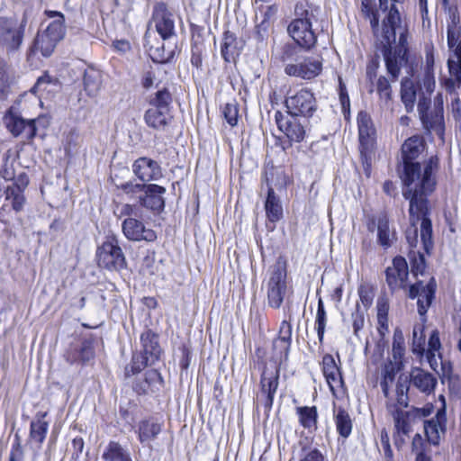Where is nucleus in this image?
Segmentation results:
<instances>
[{"label": "nucleus", "instance_id": "1", "mask_svg": "<svg viewBox=\"0 0 461 461\" xmlns=\"http://www.w3.org/2000/svg\"><path fill=\"white\" fill-rule=\"evenodd\" d=\"M424 150V141L420 136H412L402 146V172L401 178L405 188L402 195L410 201L411 218L415 213L424 215L428 212L427 197L434 191L436 185L435 173L438 167V158L432 156L421 169L415 161Z\"/></svg>", "mask_w": 461, "mask_h": 461}, {"label": "nucleus", "instance_id": "2", "mask_svg": "<svg viewBox=\"0 0 461 461\" xmlns=\"http://www.w3.org/2000/svg\"><path fill=\"white\" fill-rule=\"evenodd\" d=\"M388 14L379 27L377 10L372 6V0L361 1V14L369 20L377 48L381 50L387 73L394 82L400 76L402 67L407 62L408 29L402 24L400 13L394 4L388 7Z\"/></svg>", "mask_w": 461, "mask_h": 461}, {"label": "nucleus", "instance_id": "3", "mask_svg": "<svg viewBox=\"0 0 461 461\" xmlns=\"http://www.w3.org/2000/svg\"><path fill=\"white\" fill-rule=\"evenodd\" d=\"M317 8L308 3H298L294 8V19L287 28L289 35L302 48L306 50L313 47L317 37L312 28V22L316 19Z\"/></svg>", "mask_w": 461, "mask_h": 461}, {"label": "nucleus", "instance_id": "4", "mask_svg": "<svg viewBox=\"0 0 461 461\" xmlns=\"http://www.w3.org/2000/svg\"><path fill=\"white\" fill-rule=\"evenodd\" d=\"M264 284L268 306L274 309L280 308L289 291L285 260L279 258L269 267Z\"/></svg>", "mask_w": 461, "mask_h": 461}, {"label": "nucleus", "instance_id": "5", "mask_svg": "<svg viewBox=\"0 0 461 461\" xmlns=\"http://www.w3.org/2000/svg\"><path fill=\"white\" fill-rule=\"evenodd\" d=\"M285 105L290 116L312 118L318 111V103L314 93L309 88L289 91Z\"/></svg>", "mask_w": 461, "mask_h": 461}, {"label": "nucleus", "instance_id": "6", "mask_svg": "<svg viewBox=\"0 0 461 461\" xmlns=\"http://www.w3.org/2000/svg\"><path fill=\"white\" fill-rule=\"evenodd\" d=\"M98 266L108 270H120L126 267V259L115 235H108L96 250Z\"/></svg>", "mask_w": 461, "mask_h": 461}, {"label": "nucleus", "instance_id": "7", "mask_svg": "<svg viewBox=\"0 0 461 461\" xmlns=\"http://www.w3.org/2000/svg\"><path fill=\"white\" fill-rule=\"evenodd\" d=\"M64 35L63 16L60 14L59 19L51 22L45 30L38 32L31 48V53L40 51L42 56L50 57Z\"/></svg>", "mask_w": 461, "mask_h": 461}, {"label": "nucleus", "instance_id": "8", "mask_svg": "<svg viewBox=\"0 0 461 461\" xmlns=\"http://www.w3.org/2000/svg\"><path fill=\"white\" fill-rule=\"evenodd\" d=\"M26 25V19L20 24L14 20L6 17H0V46L10 53L20 49Z\"/></svg>", "mask_w": 461, "mask_h": 461}, {"label": "nucleus", "instance_id": "9", "mask_svg": "<svg viewBox=\"0 0 461 461\" xmlns=\"http://www.w3.org/2000/svg\"><path fill=\"white\" fill-rule=\"evenodd\" d=\"M447 66L450 77H444L441 79V85L446 91L450 95H455V98L452 101L453 111L458 112V105L460 98L457 94V90L461 87V51L448 50V58Z\"/></svg>", "mask_w": 461, "mask_h": 461}, {"label": "nucleus", "instance_id": "10", "mask_svg": "<svg viewBox=\"0 0 461 461\" xmlns=\"http://www.w3.org/2000/svg\"><path fill=\"white\" fill-rule=\"evenodd\" d=\"M409 213H411L410 210ZM429 207L428 212L424 215H421V213H415V216L412 219L411 214H410L411 227L408 229L406 231V239L411 247L415 248L418 243L417 224L419 221H420V240L422 241L425 250L429 251V248L432 247V224L430 219L429 218Z\"/></svg>", "mask_w": 461, "mask_h": 461}, {"label": "nucleus", "instance_id": "11", "mask_svg": "<svg viewBox=\"0 0 461 461\" xmlns=\"http://www.w3.org/2000/svg\"><path fill=\"white\" fill-rule=\"evenodd\" d=\"M6 126L11 133L17 136H23L26 140H32L36 135L37 125L46 127L48 121L45 117H38L33 120H25L21 116L11 114L5 118Z\"/></svg>", "mask_w": 461, "mask_h": 461}, {"label": "nucleus", "instance_id": "12", "mask_svg": "<svg viewBox=\"0 0 461 461\" xmlns=\"http://www.w3.org/2000/svg\"><path fill=\"white\" fill-rule=\"evenodd\" d=\"M437 284L433 277L430 278L428 284L424 285L423 282H417L409 288V297L418 298V312L420 316H424L435 296Z\"/></svg>", "mask_w": 461, "mask_h": 461}, {"label": "nucleus", "instance_id": "13", "mask_svg": "<svg viewBox=\"0 0 461 461\" xmlns=\"http://www.w3.org/2000/svg\"><path fill=\"white\" fill-rule=\"evenodd\" d=\"M275 121L277 128L291 141L301 142L304 140L306 134L305 126L303 125L297 117L285 115L280 111L275 113Z\"/></svg>", "mask_w": 461, "mask_h": 461}, {"label": "nucleus", "instance_id": "14", "mask_svg": "<svg viewBox=\"0 0 461 461\" xmlns=\"http://www.w3.org/2000/svg\"><path fill=\"white\" fill-rule=\"evenodd\" d=\"M408 276V265L402 257H395L385 270L386 283L393 292L406 287Z\"/></svg>", "mask_w": 461, "mask_h": 461}, {"label": "nucleus", "instance_id": "15", "mask_svg": "<svg viewBox=\"0 0 461 461\" xmlns=\"http://www.w3.org/2000/svg\"><path fill=\"white\" fill-rule=\"evenodd\" d=\"M322 62L311 57L303 59L298 64H287L285 72L290 77H296L305 80H311L321 74Z\"/></svg>", "mask_w": 461, "mask_h": 461}, {"label": "nucleus", "instance_id": "16", "mask_svg": "<svg viewBox=\"0 0 461 461\" xmlns=\"http://www.w3.org/2000/svg\"><path fill=\"white\" fill-rule=\"evenodd\" d=\"M122 230L125 238L131 241H154L156 232L146 228L144 223L137 218H125L122 222Z\"/></svg>", "mask_w": 461, "mask_h": 461}, {"label": "nucleus", "instance_id": "17", "mask_svg": "<svg viewBox=\"0 0 461 461\" xmlns=\"http://www.w3.org/2000/svg\"><path fill=\"white\" fill-rule=\"evenodd\" d=\"M152 20L158 34L163 40H167L175 34V23L172 14L164 3L155 5Z\"/></svg>", "mask_w": 461, "mask_h": 461}, {"label": "nucleus", "instance_id": "18", "mask_svg": "<svg viewBox=\"0 0 461 461\" xmlns=\"http://www.w3.org/2000/svg\"><path fill=\"white\" fill-rule=\"evenodd\" d=\"M446 408L438 410L435 417L424 421V431L429 444L438 445L441 434L446 430Z\"/></svg>", "mask_w": 461, "mask_h": 461}, {"label": "nucleus", "instance_id": "19", "mask_svg": "<svg viewBox=\"0 0 461 461\" xmlns=\"http://www.w3.org/2000/svg\"><path fill=\"white\" fill-rule=\"evenodd\" d=\"M144 195L140 197V203L143 207L153 212H159L165 207L164 194L166 188L155 184H149L144 186Z\"/></svg>", "mask_w": 461, "mask_h": 461}, {"label": "nucleus", "instance_id": "20", "mask_svg": "<svg viewBox=\"0 0 461 461\" xmlns=\"http://www.w3.org/2000/svg\"><path fill=\"white\" fill-rule=\"evenodd\" d=\"M132 168L137 177L143 182L158 180L162 176V171L158 162L148 158H138Z\"/></svg>", "mask_w": 461, "mask_h": 461}, {"label": "nucleus", "instance_id": "21", "mask_svg": "<svg viewBox=\"0 0 461 461\" xmlns=\"http://www.w3.org/2000/svg\"><path fill=\"white\" fill-rule=\"evenodd\" d=\"M322 372L332 393L343 386L341 372L333 356L330 354L323 356Z\"/></svg>", "mask_w": 461, "mask_h": 461}, {"label": "nucleus", "instance_id": "22", "mask_svg": "<svg viewBox=\"0 0 461 461\" xmlns=\"http://www.w3.org/2000/svg\"><path fill=\"white\" fill-rule=\"evenodd\" d=\"M411 383L420 392L430 394L435 391L438 381L432 374L421 368L414 367L411 372Z\"/></svg>", "mask_w": 461, "mask_h": 461}, {"label": "nucleus", "instance_id": "23", "mask_svg": "<svg viewBox=\"0 0 461 461\" xmlns=\"http://www.w3.org/2000/svg\"><path fill=\"white\" fill-rule=\"evenodd\" d=\"M387 410L391 412L394 421V427L397 431V438H395V444L399 446L400 443H403V438L401 435L406 436L410 432V425L408 423L409 416H411L410 412H406L402 410L394 409V405L390 402H386Z\"/></svg>", "mask_w": 461, "mask_h": 461}, {"label": "nucleus", "instance_id": "24", "mask_svg": "<svg viewBox=\"0 0 461 461\" xmlns=\"http://www.w3.org/2000/svg\"><path fill=\"white\" fill-rule=\"evenodd\" d=\"M450 22L447 25V43L448 50L461 51V27L458 26L459 15L455 11L449 15Z\"/></svg>", "mask_w": 461, "mask_h": 461}, {"label": "nucleus", "instance_id": "25", "mask_svg": "<svg viewBox=\"0 0 461 461\" xmlns=\"http://www.w3.org/2000/svg\"><path fill=\"white\" fill-rule=\"evenodd\" d=\"M359 141L362 146H369L375 135V129L370 115L366 112H360L357 115Z\"/></svg>", "mask_w": 461, "mask_h": 461}, {"label": "nucleus", "instance_id": "26", "mask_svg": "<svg viewBox=\"0 0 461 461\" xmlns=\"http://www.w3.org/2000/svg\"><path fill=\"white\" fill-rule=\"evenodd\" d=\"M278 370L276 372H269L264 370L261 375V393L266 394L265 404L267 407H271L274 401L275 393L278 387Z\"/></svg>", "mask_w": 461, "mask_h": 461}, {"label": "nucleus", "instance_id": "27", "mask_svg": "<svg viewBox=\"0 0 461 461\" xmlns=\"http://www.w3.org/2000/svg\"><path fill=\"white\" fill-rule=\"evenodd\" d=\"M243 47L241 41H238L236 35L229 31L223 34L221 44V56L226 62L234 61L240 53Z\"/></svg>", "mask_w": 461, "mask_h": 461}, {"label": "nucleus", "instance_id": "28", "mask_svg": "<svg viewBox=\"0 0 461 461\" xmlns=\"http://www.w3.org/2000/svg\"><path fill=\"white\" fill-rule=\"evenodd\" d=\"M143 353L148 355L149 361H157L159 359L162 350L158 344V336L147 330L140 336Z\"/></svg>", "mask_w": 461, "mask_h": 461}, {"label": "nucleus", "instance_id": "29", "mask_svg": "<svg viewBox=\"0 0 461 461\" xmlns=\"http://www.w3.org/2000/svg\"><path fill=\"white\" fill-rule=\"evenodd\" d=\"M258 12L259 14H257V19L260 18L261 21L257 25L258 34L259 38L263 40L271 23L275 20L276 14L277 13V6L276 5H262L258 7Z\"/></svg>", "mask_w": 461, "mask_h": 461}, {"label": "nucleus", "instance_id": "30", "mask_svg": "<svg viewBox=\"0 0 461 461\" xmlns=\"http://www.w3.org/2000/svg\"><path fill=\"white\" fill-rule=\"evenodd\" d=\"M333 418L339 436L344 438H348L353 428L349 413L343 407H334Z\"/></svg>", "mask_w": 461, "mask_h": 461}, {"label": "nucleus", "instance_id": "31", "mask_svg": "<svg viewBox=\"0 0 461 461\" xmlns=\"http://www.w3.org/2000/svg\"><path fill=\"white\" fill-rule=\"evenodd\" d=\"M161 431V424L153 420H145L139 423V439L142 444L150 445Z\"/></svg>", "mask_w": 461, "mask_h": 461}, {"label": "nucleus", "instance_id": "32", "mask_svg": "<svg viewBox=\"0 0 461 461\" xmlns=\"http://www.w3.org/2000/svg\"><path fill=\"white\" fill-rule=\"evenodd\" d=\"M424 128L429 131L435 132L442 137L445 131L444 113L439 111H431L420 118Z\"/></svg>", "mask_w": 461, "mask_h": 461}, {"label": "nucleus", "instance_id": "33", "mask_svg": "<svg viewBox=\"0 0 461 461\" xmlns=\"http://www.w3.org/2000/svg\"><path fill=\"white\" fill-rule=\"evenodd\" d=\"M84 90L90 97H95L102 86V73L93 68H87L84 73Z\"/></svg>", "mask_w": 461, "mask_h": 461}, {"label": "nucleus", "instance_id": "34", "mask_svg": "<svg viewBox=\"0 0 461 461\" xmlns=\"http://www.w3.org/2000/svg\"><path fill=\"white\" fill-rule=\"evenodd\" d=\"M377 240L379 244L387 249L392 246L394 240V231L390 230L389 220L385 214H381L376 219Z\"/></svg>", "mask_w": 461, "mask_h": 461}, {"label": "nucleus", "instance_id": "35", "mask_svg": "<svg viewBox=\"0 0 461 461\" xmlns=\"http://www.w3.org/2000/svg\"><path fill=\"white\" fill-rule=\"evenodd\" d=\"M265 209L269 221L275 222L283 217V207L272 187L268 188Z\"/></svg>", "mask_w": 461, "mask_h": 461}, {"label": "nucleus", "instance_id": "36", "mask_svg": "<svg viewBox=\"0 0 461 461\" xmlns=\"http://www.w3.org/2000/svg\"><path fill=\"white\" fill-rule=\"evenodd\" d=\"M169 119V111L155 106L150 107L145 113L147 124L155 129L165 127Z\"/></svg>", "mask_w": 461, "mask_h": 461}, {"label": "nucleus", "instance_id": "37", "mask_svg": "<svg viewBox=\"0 0 461 461\" xmlns=\"http://www.w3.org/2000/svg\"><path fill=\"white\" fill-rule=\"evenodd\" d=\"M417 97V89L414 83L408 77L402 80L401 83V98L407 110L411 112Z\"/></svg>", "mask_w": 461, "mask_h": 461}, {"label": "nucleus", "instance_id": "38", "mask_svg": "<svg viewBox=\"0 0 461 461\" xmlns=\"http://www.w3.org/2000/svg\"><path fill=\"white\" fill-rule=\"evenodd\" d=\"M296 414L300 424L309 430L317 429L318 412L315 406H303L296 408Z\"/></svg>", "mask_w": 461, "mask_h": 461}, {"label": "nucleus", "instance_id": "39", "mask_svg": "<svg viewBox=\"0 0 461 461\" xmlns=\"http://www.w3.org/2000/svg\"><path fill=\"white\" fill-rule=\"evenodd\" d=\"M104 461H132L130 454L118 442L111 441L102 455Z\"/></svg>", "mask_w": 461, "mask_h": 461}, {"label": "nucleus", "instance_id": "40", "mask_svg": "<svg viewBox=\"0 0 461 461\" xmlns=\"http://www.w3.org/2000/svg\"><path fill=\"white\" fill-rule=\"evenodd\" d=\"M397 373V368L394 364L389 362L384 365V367L382 371V380L380 382V385L383 391L384 395L386 398H389V389L393 385L395 375Z\"/></svg>", "mask_w": 461, "mask_h": 461}, {"label": "nucleus", "instance_id": "41", "mask_svg": "<svg viewBox=\"0 0 461 461\" xmlns=\"http://www.w3.org/2000/svg\"><path fill=\"white\" fill-rule=\"evenodd\" d=\"M149 356L141 354H134L130 366H126L125 375H135L142 371L147 366L153 365L156 361H149Z\"/></svg>", "mask_w": 461, "mask_h": 461}, {"label": "nucleus", "instance_id": "42", "mask_svg": "<svg viewBox=\"0 0 461 461\" xmlns=\"http://www.w3.org/2000/svg\"><path fill=\"white\" fill-rule=\"evenodd\" d=\"M172 103V95L167 87H162L158 90L154 97L150 99V104L152 106L162 108L169 111L170 104Z\"/></svg>", "mask_w": 461, "mask_h": 461}, {"label": "nucleus", "instance_id": "43", "mask_svg": "<svg viewBox=\"0 0 461 461\" xmlns=\"http://www.w3.org/2000/svg\"><path fill=\"white\" fill-rule=\"evenodd\" d=\"M424 327L422 325H415L412 330V352L418 356H422L425 348Z\"/></svg>", "mask_w": 461, "mask_h": 461}, {"label": "nucleus", "instance_id": "44", "mask_svg": "<svg viewBox=\"0 0 461 461\" xmlns=\"http://www.w3.org/2000/svg\"><path fill=\"white\" fill-rule=\"evenodd\" d=\"M327 322L326 312L324 309L323 302L320 298L318 302V308L315 320V329L317 330L318 339L321 343L323 341L325 328Z\"/></svg>", "mask_w": 461, "mask_h": 461}, {"label": "nucleus", "instance_id": "45", "mask_svg": "<svg viewBox=\"0 0 461 461\" xmlns=\"http://www.w3.org/2000/svg\"><path fill=\"white\" fill-rule=\"evenodd\" d=\"M48 426V422L42 419L32 421L31 423V438L38 443H42L46 437Z\"/></svg>", "mask_w": 461, "mask_h": 461}, {"label": "nucleus", "instance_id": "46", "mask_svg": "<svg viewBox=\"0 0 461 461\" xmlns=\"http://www.w3.org/2000/svg\"><path fill=\"white\" fill-rule=\"evenodd\" d=\"M5 201L10 202L12 208L15 212H21L25 203L23 192H17L13 189L5 188Z\"/></svg>", "mask_w": 461, "mask_h": 461}, {"label": "nucleus", "instance_id": "47", "mask_svg": "<svg viewBox=\"0 0 461 461\" xmlns=\"http://www.w3.org/2000/svg\"><path fill=\"white\" fill-rule=\"evenodd\" d=\"M376 92L381 100L388 103L392 99V87L389 80L384 77L380 76L376 82Z\"/></svg>", "mask_w": 461, "mask_h": 461}, {"label": "nucleus", "instance_id": "48", "mask_svg": "<svg viewBox=\"0 0 461 461\" xmlns=\"http://www.w3.org/2000/svg\"><path fill=\"white\" fill-rule=\"evenodd\" d=\"M222 114L230 126H236L239 119L238 104L235 101L227 103L222 108Z\"/></svg>", "mask_w": 461, "mask_h": 461}, {"label": "nucleus", "instance_id": "49", "mask_svg": "<svg viewBox=\"0 0 461 461\" xmlns=\"http://www.w3.org/2000/svg\"><path fill=\"white\" fill-rule=\"evenodd\" d=\"M115 214L119 219L121 218H138L140 216V209L137 205L123 203L117 207Z\"/></svg>", "mask_w": 461, "mask_h": 461}, {"label": "nucleus", "instance_id": "50", "mask_svg": "<svg viewBox=\"0 0 461 461\" xmlns=\"http://www.w3.org/2000/svg\"><path fill=\"white\" fill-rule=\"evenodd\" d=\"M95 356L94 347L91 341L84 340L79 346L78 357L80 363H86Z\"/></svg>", "mask_w": 461, "mask_h": 461}, {"label": "nucleus", "instance_id": "51", "mask_svg": "<svg viewBox=\"0 0 461 461\" xmlns=\"http://www.w3.org/2000/svg\"><path fill=\"white\" fill-rule=\"evenodd\" d=\"M299 461H324V456L321 451L315 447H303Z\"/></svg>", "mask_w": 461, "mask_h": 461}, {"label": "nucleus", "instance_id": "52", "mask_svg": "<svg viewBox=\"0 0 461 461\" xmlns=\"http://www.w3.org/2000/svg\"><path fill=\"white\" fill-rule=\"evenodd\" d=\"M292 337V326L290 322L283 321L279 329L278 341L285 344V348H288Z\"/></svg>", "mask_w": 461, "mask_h": 461}, {"label": "nucleus", "instance_id": "53", "mask_svg": "<svg viewBox=\"0 0 461 461\" xmlns=\"http://www.w3.org/2000/svg\"><path fill=\"white\" fill-rule=\"evenodd\" d=\"M352 326L355 335H357L358 331L364 327L365 317L364 312L361 311L358 303L356 304V309L351 314Z\"/></svg>", "mask_w": 461, "mask_h": 461}, {"label": "nucleus", "instance_id": "54", "mask_svg": "<svg viewBox=\"0 0 461 461\" xmlns=\"http://www.w3.org/2000/svg\"><path fill=\"white\" fill-rule=\"evenodd\" d=\"M14 183L6 188L15 190L17 192H24L29 184V178L25 173H21L17 176H14Z\"/></svg>", "mask_w": 461, "mask_h": 461}, {"label": "nucleus", "instance_id": "55", "mask_svg": "<svg viewBox=\"0 0 461 461\" xmlns=\"http://www.w3.org/2000/svg\"><path fill=\"white\" fill-rule=\"evenodd\" d=\"M0 175L4 179L7 181L14 179L15 172L14 168V161H10L8 156H6L4 159V164L0 170Z\"/></svg>", "mask_w": 461, "mask_h": 461}, {"label": "nucleus", "instance_id": "56", "mask_svg": "<svg viewBox=\"0 0 461 461\" xmlns=\"http://www.w3.org/2000/svg\"><path fill=\"white\" fill-rule=\"evenodd\" d=\"M358 295L362 303L368 307L372 304L374 294L372 288L368 285H362L358 288Z\"/></svg>", "mask_w": 461, "mask_h": 461}, {"label": "nucleus", "instance_id": "57", "mask_svg": "<svg viewBox=\"0 0 461 461\" xmlns=\"http://www.w3.org/2000/svg\"><path fill=\"white\" fill-rule=\"evenodd\" d=\"M404 346H403V339L400 336L399 338L396 337V334H394V339L393 342V357L395 362L400 361L402 356L404 355Z\"/></svg>", "mask_w": 461, "mask_h": 461}, {"label": "nucleus", "instance_id": "58", "mask_svg": "<svg viewBox=\"0 0 461 461\" xmlns=\"http://www.w3.org/2000/svg\"><path fill=\"white\" fill-rule=\"evenodd\" d=\"M159 71V68L157 69L150 68L144 72L142 77V86L146 89L150 88L155 85L157 80V73Z\"/></svg>", "mask_w": 461, "mask_h": 461}, {"label": "nucleus", "instance_id": "59", "mask_svg": "<svg viewBox=\"0 0 461 461\" xmlns=\"http://www.w3.org/2000/svg\"><path fill=\"white\" fill-rule=\"evenodd\" d=\"M429 348L427 352H438L439 353V350L441 348V343L439 339V332L437 330H434L429 339ZM440 357V354H438Z\"/></svg>", "mask_w": 461, "mask_h": 461}, {"label": "nucleus", "instance_id": "60", "mask_svg": "<svg viewBox=\"0 0 461 461\" xmlns=\"http://www.w3.org/2000/svg\"><path fill=\"white\" fill-rule=\"evenodd\" d=\"M411 254H413V257L411 258L412 272L416 275L419 272L421 273L425 267L423 255L420 254V252H418L417 255L415 254V252H411Z\"/></svg>", "mask_w": 461, "mask_h": 461}, {"label": "nucleus", "instance_id": "61", "mask_svg": "<svg viewBox=\"0 0 461 461\" xmlns=\"http://www.w3.org/2000/svg\"><path fill=\"white\" fill-rule=\"evenodd\" d=\"M429 104H430L429 97H426L423 94L420 95L418 104H417V109H418L420 118L422 117V115H425L426 113H429L428 110L429 107Z\"/></svg>", "mask_w": 461, "mask_h": 461}, {"label": "nucleus", "instance_id": "62", "mask_svg": "<svg viewBox=\"0 0 461 461\" xmlns=\"http://www.w3.org/2000/svg\"><path fill=\"white\" fill-rule=\"evenodd\" d=\"M422 86L426 89L428 94H430L433 92V90L435 88V78H434L433 72H425L424 73Z\"/></svg>", "mask_w": 461, "mask_h": 461}, {"label": "nucleus", "instance_id": "63", "mask_svg": "<svg viewBox=\"0 0 461 461\" xmlns=\"http://www.w3.org/2000/svg\"><path fill=\"white\" fill-rule=\"evenodd\" d=\"M23 451L19 442L13 444L9 461H23Z\"/></svg>", "mask_w": 461, "mask_h": 461}, {"label": "nucleus", "instance_id": "64", "mask_svg": "<svg viewBox=\"0 0 461 461\" xmlns=\"http://www.w3.org/2000/svg\"><path fill=\"white\" fill-rule=\"evenodd\" d=\"M426 442L423 440L422 437L420 434H416L412 438V451L416 453L424 452Z\"/></svg>", "mask_w": 461, "mask_h": 461}]
</instances>
